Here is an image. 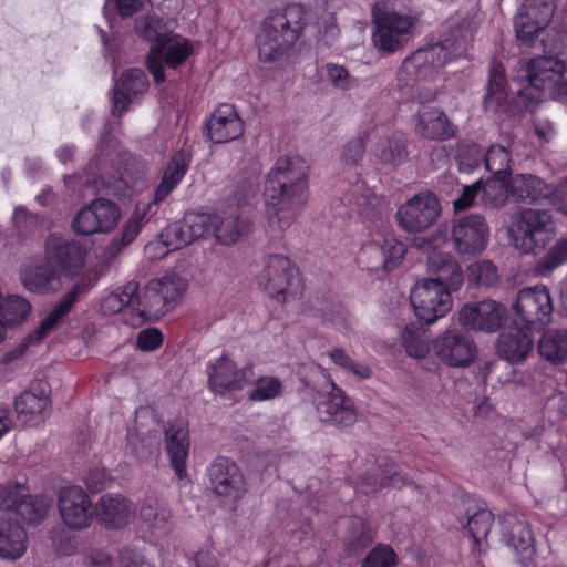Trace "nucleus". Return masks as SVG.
Returning a JSON list of instances; mask_svg holds the SVG:
<instances>
[{
    "mask_svg": "<svg viewBox=\"0 0 567 567\" xmlns=\"http://www.w3.org/2000/svg\"><path fill=\"white\" fill-rule=\"evenodd\" d=\"M466 528L478 551L485 549L486 538L494 523V515L487 508H468Z\"/></svg>",
    "mask_w": 567,
    "mask_h": 567,
    "instance_id": "nucleus-45",
    "label": "nucleus"
},
{
    "mask_svg": "<svg viewBox=\"0 0 567 567\" xmlns=\"http://www.w3.org/2000/svg\"><path fill=\"white\" fill-rule=\"evenodd\" d=\"M208 137L214 143H227L239 138L245 125L234 105L220 104L207 123Z\"/></svg>",
    "mask_w": 567,
    "mask_h": 567,
    "instance_id": "nucleus-26",
    "label": "nucleus"
},
{
    "mask_svg": "<svg viewBox=\"0 0 567 567\" xmlns=\"http://www.w3.org/2000/svg\"><path fill=\"white\" fill-rule=\"evenodd\" d=\"M567 71L566 62L554 55H540L528 61H520L515 71L517 105L533 111L545 96L556 99V89Z\"/></svg>",
    "mask_w": 567,
    "mask_h": 567,
    "instance_id": "nucleus-4",
    "label": "nucleus"
},
{
    "mask_svg": "<svg viewBox=\"0 0 567 567\" xmlns=\"http://www.w3.org/2000/svg\"><path fill=\"white\" fill-rule=\"evenodd\" d=\"M320 319L324 323H329L338 330L349 327V318L346 309L337 303H324L319 309Z\"/></svg>",
    "mask_w": 567,
    "mask_h": 567,
    "instance_id": "nucleus-60",
    "label": "nucleus"
},
{
    "mask_svg": "<svg viewBox=\"0 0 567 567\" xmlns=\"http://www.w3.org/2000/svg\"><path fill=\"white\" fill-rule=\"evenodd\" d=\"M250 370L249 367L239 368L223 353L206 364L207 386L212 393L235 401L237 394L249 384Z\"/></svg>",
    "mask_w": 567,
    "mask_h": 567,
    "instance_id": "nucleus-9",
    "label": "nucleus"
},
{
    "mask_svg": "<svg viewBox=\"0 0 567 567\" xmlns=\"http://www.w3.org/2000/svg\"><path fill=\"white\" fill-rule=\"evenodd\" d=\"M50 403V398L43 390H25L14 401L17 420L24 426L39 425L49 415Z\"/></svg>",
    "mask_w": 567,
    "mask_h": 567,
    "instance_id": "nucleus-29",
    "label": "nucleus"
},
{
    "mask_svg": "<svg viewBox=\"0 0 567 567\" xmlns=\"http://www.w3.org/2000/svg\"><path fill=\"white\" fill-rule=\"evenodd\" d=\"M154 281L158 284L161 300L164 301L167 310L175 308L181 302L187 289L186 280L177 275L164 276Z\"/></svg>",
    "mask_w": 567,
    "mask_h": 567,
    "instance_id": "nucleus-49",
    "label": "nucleus"
},
{
    "mask_svg": "<svg viewBox=\"0 0 567 567\" xmlns=\"http://www.w3.org/2000/svg\"><path fill=\"white\" fill-rule=\"evenodd\" d=\"M502 536L505 544L522 560L529 559L535 554L533 533L524 514L505 513L501 517Z\"/></svg>",
    "mask_w": 567,
    "mask_h": 567,
    "instance_id": "nucleus-24",
    "label": "nucleus"
},
{
    "mask_svg": "<svg viewBox=\"0 0 567 567\" xmlns=\"http://www.w3.org/2000/svg\"><path fill=\"white\" fill-rule=\"evenodd\" d=\"M446 240V230L439 229L427 240L431 251L427 255L426 270L433 280L453 291L461 289L464 282L463 270L453 255L439 250V247Z\"/></svg>",
    "mask_w": 567,
    "mask_h": 567,
    "instance_id": "nucleus-12",
    "label": "nucleus"
},
{
    "mask_svg": "<svg viewBox=\"0 0 567 567\" xmlns=\"http://www.w3.org/2000/svg\"><path fill=\"white\" fill-rule=\"evenodd\" d=\"M555 233L551 213L533 207H520L513 212L506 226L508 244L519 255H539L551 241Z\"/></svg>",
    "mask_w": 567,
    "mask_h": 567,
    "instance_id": "nucleus-5",
    "label": "nucleus"
},
{
    "mask_svg": "<svg viewBox=\"0 0 567 567\" xmlns=\"http://www.w3.org/2000/svg\"><path fill=\"white\" fill-rule=\"evenodd\" d=\"M210 485L224 506L235 509L246 489L237 463H210L207 468Z\"/></svg>",
    "mask_w": 567,
    "mask_h": 567,
    "instance_id": "nucleus-19",
    "label": "nucleus"
},
{
    "mask_svg": "<svg viewBox=\"0 0 567 567\" xmlns=\"http://www.w3.org/2000/svg\"><path fill=\"white\" fill-rule=\"evenodd\" d=\"M258 282L271 299L285 303L296 293L298 271L286 256L270 255Z\"/></svg>",
    "mask_w": 567,
    "mask_h": 567,
    "instance_id": "nucleus-10",
    "label": "nucleus"
},
{
    "mask_svg": "<svg viewBox=\"0 0 567 567\" xmlns=\"http://www.w3.org/2000/svg\"><path fill=\"white\" fill-rule=\"evenodd\" d=\"M138 516L152 535L163 537L171 533L173 523L171 511L158 503H145L140 507Z\"/></svg>",
    "mask_w": 567,
    "mask_h": 567,
    "instance_id": "nucleus-42",
    "label": "nucleus"
},
{
    "mask_svg": "<svg viewBox=\"0 0 567 567\" xmlns=\"http://www.w3.org/2000/svg\"><path fill=\"white\" fill-rule=\"evenodd\" d=\"M121 219L118 205L106 198H96L83 206L72 220V228L81 235L109 234Z\"/></svg>",
    "mask_w": 567,
    "mask_h": 567,
    "instance_id": "nucleus-13",
    "label": "nucleus"
},
{
    "mask_svg": "<svg viewBox=\"0 0 567 567\" xmlns=\"http://www.w3.org/2000/svg\"><path fill=\"white\" fill-rule=\"evenodd\" d=\"M464 39L453 35L420 48L406 56L396 74L398 86L419 103L434 101L439 94L442 68L465 51Z\"/></svg>",
    "mask_w": 567,
    "mask_h": 567,
    "instance_id": "nucleus-2",
    "label": "nucleus"
},
{
    "mask_svg": "<svg viewBox=\"0 0 567 567\" xmlns=\"http://www.w3.org/2000/svg\"><path fill=\"white\" fill-rule=\"evenodd\" d=\"M396 554L386 545H378L362 563V567H395Z\"/></svg>",
    "mask_w": 567,
    "mask_h": 567,
    "instance_id": "nucleus-59",
    "label": "nucleus"
},
{
    "mask_svg": "<svg viewBox=\"0 0 567 567\" xmlns=\"http://www.w3.org/2000/svg\"><path fill=\"white\" fill-rule=\"evenodd\" d=\"M507 95L505 69L502 63L493 61L489 69L487 93L484 100L485 107L496 112L504 105Z\"/></svg>",
    "mask_w": 567,
    "mask_h": 567,
    "instance_id": "nucleus-44",
    "label": "nucleus"
},
{
    "mask_svg": "<svg viewBox=\"0 0 567 567\" xmlns=\"http://www.w3.org/2000/svg\"><path fill=\"white\" fill-rule=\"evenodd\" d=\"M309 166L300 157H280L267 176L265 202L275 236L288 229L308 200Z\"/></svg>",
    "mask_w": 567,
    "mask_h": 567,
    "instance_id": "nucleus-1",
    "label": "nucleus"
},
{
    "mask_svg": "<svg viewBox=\"0 0 567 567\" xmlns=\"http://www.w3.org/2000/svg\"><path fill=\"white\" fill-rule=\"evenodd\" d=\"M363 188V184L354 185L351 189V195L347 196V203L349 206H354L359 214L368 215L369 207L375 204L377 198L369 190L362 193Z\"/></svg>",
    "mask_w": 567,
    "mask_h": 567,
    "instance_id": "nucleus-64",
    "label": "nucleus"
},
{
    "mask_svg": "<svg viewBox=\"0 0 567 567\" xmlns=\"http://www.w3.org/2000/svg\"><path fill=\"white\" fill-rule=\"evenodd\" d=\"M453 292L433 280H417L410 291V301L417 319L432 324L445 317L453 307Z\"/></svg>",
    "mask_w": 567,
    "mask_h": 567,
    "instance_id": "nucleus-8",
    "label": "nucleus"
},
{
    "mask_svg": "<svg viewBox=\"0 0 567 567\" xmlns=\"http://www.w3.org/2000/svg\"><path fill=\"white\" fill-rule=\"evenodd\" d=\"M184 226L181 223H173L168 225L159 235V240L156 243H152L147 246V249L153 247L162 246L164 249L159 251L162 256L166 255L171 250L181 249L187 245L189 241L187 236H185Z\"/></svg>",
    "mask_w": 567,
    "mask_h": 567,
    "instance_id": "nucleus-52",
    "label": "nucleus"
},
{
    "mask_svg": "<svg viewBox=\"0 0 567 567\" xmlns=\"http://www.w3.org/2000/svg\"><path fill=\"white\" fill-rule=\"evenodd\" d=\"M25 487L21 484L0 485V511H14L23 496Z\"/></svg>",
    "mask_w": 567,
    "mask_h": 567,
    "instance_id": "nucleus-63",
    "label": "nucleus"
},
{
    "mask_svg": "<svg viewBox=\"0 0 567 567\" xmlns=\"http://www.w3.org/2000/svg\"><path fill=\"white\" fill-rule=\"evenodd\" d=\"M113 477L101 463L93 464L83 476V483L93 493L111 485Z\"/></svg>",
    "mask_w": 567,
    "mask_h": 567,
    "instance_id": "nucleus-58",
    "label": "nucleus"
},
{
    "mask_svg": "<svg viewBox=\"0 0 567 567\" xmlns=\"http://www.w3.org/2000/svg\"><path fill=\"white\" fill-rule=\"evenodd\" d=\"M400 340L406 355L413 359H424L433 350V340L429 332L414 323L404 327Z\"/></svg>",
    "mask_w": 567,
    "mask_h": 567,
    "instance_id": "nucleus-40",
    "label": "nucleus"
},
{
    "mask_svg": "<svg viewBox=\"0 0 567 567\" xmlns=\"http://www.w3.org/2000/svg\"><path fill=\"white\" fill-rule=\"evenodd\" d=\"M433 352L442 363L464 368L475 360L477 348L468 336L456 328H447L433 339Z\"/></svg>",
    "mask_w": 567,
    "mask_h": 567,
    "instance_id": "nucleus-16",
    "label": "nucleus"
},
{
    "mask_svg": "<svg viewBox=\"0 0 567 567\" xmlns=\"http://www.w3.org/2000/svg\"><path fill=\"white\" fill-rule=\"evenodd\" d=\"M134 512V504L121 494H104L94 506L96 517L107 528L126 526Z\"/></svg>",
    "mask_w": 567,
    "mask_h": 567,
    "instance_id": "nucleus-28",
    "label": "nucleus"
},
{
    "mask_svg": "<svg viewBox=\"0 0 567 567\" xmlns=\"http://www.w3.org/2000/svg\"><path fill=\"white\" fill-rule=\"evenodd\" d=\"M453 247L461 256L483 252L488 244L489 227L485 218L471 214L456 219L451 230Z\"/></svg>",
    "mask_w": 567,
    "mask_h": 567,
    "instance_id": "nucleus-17",
    "label": "nucleus"
},
{
    "mask_svg": "<svg viewBox=\"0 0 567 567\" xmlns=\"http://www.w3.org/2000/svg\"><path fill=\"white\" fill-rule=\"evenodd\" d=\"M373 532L370 526L359 517L351 520L343 539L344 549L350 555L363 551L373 539Z\"/></svg>",
    "mask_w": 567,
    "mask_h": 567,
    "instance_id": "nucleus-48",
    "label": "nucleus"
},
{
    "mask_svg": "<svg viewBox=\"0 0 567 567\" xmlns=\"http://www.w3.org/2000/svg\"><path fill=\"white\" fill-rule=\"evenodd\" d=\"M189 161V155L185 151H178L172 156L155 192L153 204L162 203L181 184L188 169Z\"/></svg>",
    "mask_w": 567,
    "mask_h": 567,
    "instance_id": "nucleus-33",
    "label": "nucleus"
},
{
    "mask_svg": "<svg viewBox=\"0 0 567 567\" xmlns=\"http://www.w3.org/2000/svg\"><path fill=\"white\" fill-rule=\"evenodd\" d=\"M415 130L421 136L436 141L450 140L457 133V126L449 120L444 111L434 106L419 109Z\"/></svg>",
    "mask_w": 567,
    "mask_h": 567,
    "instance_id": "nucleus-27",
    "label": "nucleus"
},
{
    "mask_svg": "<svg viewBox=\"0 0 567 567\" xmlns=\"http://www.w3.org/2000/svg\"><path fill=\"white\" fill-rule=\"evenodd\" d=\"M308 22V12L291 3L269 12L257 35L259 59L271 62L280 59L299 40Z\"/></svg>",
    "mask_w": 567,
    "mask_h": 567,
    "instance_id": "nucleus-3",
    "label": "nucleus"
},
{
    "mask_svg": "<svg viewBox=\"0 0 567 567\" xmlns=\"http://www.w3.org/2000/svg\"><path fill=\"white\" fill-rule=\"evenodd\" d=\"M147 87L148 81L143 70L131 69L125 71L114 86L113 114L122 115L130 103L140 94L145 93Z\"/></svg>",
    "mask_w": 567,
    "mask_h": 567,
    "instance_id": "nucleus-30",
    "label": "nucleus"
},
{
    "mask_svg": "<svg viewBox=\"0 0 567 567\" xmlns=\"http://www.w3.org/2000/svg\"><path fill=\"white\" fill-rule=\"evenodd\" d=\"M511 178V195L517 200L535 204L546 200L550 196V185L540 177L520 173Z\"/></svg>",
    "mask_w": 567,
    "mask_h": 567,
    "instance_id": "nucleus-32",
    "label": "nucleus"
},
{
    "mask_svg": "<svg viewBox=\"0 0 567 567\" xmlns=\"http://www.w3.org/2000/svg\"><path fill=\"white\" fill-rule=\"evenodd\" d=\"M324 70L328 82L336 90L347 91L354 85V79L344 66L329 63L324 66Z\"/></svg>",
    "mask_w": 567,
    "mask_h": 567,
    "instance_id": "nucleus-62",
    "label": "nucleus"
},
{
    "mask_svg": "<svg viewBox=\"0 0 567 567\" xmlns=\"http://www.w3.org/2000/svg\"><path fill=\"white\" fill-rule=\"evenodd\" d=\"M441 214L437 197L431 192L414 195L396 212L399 226L409 233H421L431 227Z\"/></svg>",
    "mask_w": 567,
    "mask_h": 567,
    "instance_id": "nucleus-15",
    "label": "nucleus"
},
{
    "mask_svg": "<svg viewBox=\"0 0 567 567\" xmlns=\"http://www.w3.org/2000/svg\"><path fill=\"white\" fill-rule=\"evenodd\" d=\"M511 195L509 175L492 174L486 181H481V203L487 208L504 206Z\"/></svg>",
    "mask_w": 567,
    "mask_h": 567,
    "instance_id": "nucleus-41",
    "label": "nucleus"
},
{
    "mask_svg": "<svg viewBox=\"0 0 567 567\" xmlns=\"http://www.w3.org/2000/svg\"><path fill=\"white\" fill-rule=\"evenodd\" d=\"M27 550V533L10 518H0V556L4 559L20 558Z\"/></svg>",
    "mask_w": 567,
    "mask_h": 567,
    "instance_id": "nucleus-34",
    "label": "nucleus"
},
{
    "mask_svg": "<svg viewBox=\"0 0 567 567\" xmlns=\"http://www.w3.org/2000/svg\"><path fill=\"white\" fill-rule=\"evenodd\" d=\"M374 157L391 166L402 164L408 157L406 138L404 134L393 132L379 137L374 148Z\"/></svg>",
    "mask_w": 567,
    "mask_h": 567,
    "instance_id": "nucleus-38",
    "label": "nucleus"
},
{
    "mask_svg": "<svg viewBox=\"0 0 567 567\" xmlns=\"http://www.w3.org/2000/svg\"><path fill=\"white\" fill-rule=\"evenodd\" d=\"M553 300L544 285L523 288L518 291L513 310L526 329L548 324L553 315Z\"/></svg>",
    "mask_w": 567,
    "mask_h": 567,
    "instance_id": "nucleus-14",
    "label": "nucleus"
},
{
    "mask_svg": "<svg viewBox=\"0 0 567 567\" xmlns=\"http://www.w3.org/2000/svg\"><path fill=\"white\" fill-rule=\"evenodd\" d=\"M467 277L470 281L478 285L491 286L498 279L497 269L489 260H480L473 262L467 268Z\"/></svg>",
    "mask_w": 567,
    "mask_h": 567,
    "instance_id": "nucleus-57",
    "label": "nucleus"
},
{
    "mask_svg": "<svg viewBox=\"0 0 567 567\" xmlns=\"http://www.w3.org/2000/svg\"><path fill=\"white\" fill-rule=\"evenodd\" d=\"M81 285H76L71 291L63 296L60 302L45 316L40 326L29 334L31 342H39L45 338L58 322L70 311L78 299V295L82 291Z\"/></svg>",
    "mask_w": 567,
    "mask_h": 567,
    "instance_id": "nucleus-39",
    "label": "nucleus"
},
{
    "mask_svg": "<svg viewBox=\"0 0 567 567\" xmlns=\"http://www.w3.org/2000/svg\"><path fill=\"white\" fill-rule=\"evenodd\" d=\"M154 206L156 204H153L152 200L137 203L135 209L123 224L120 237L114 238L111 246L115 247L116 250H121L133 243L142 230L143 225L148 220V217L154 214Z\"/></svg>",
    "mask_w": 567,
    "mask_h": 567,
    "instance_id": "nucleus-36",
    "label": "nucleus"
},
{
    "mask_svg": "<svg viewBox=\"0 0 567 567\" xmlns=\"http://www.w3.org/2000/svg\"><path fill=\"white\" fill-rule=\"evenodd\" d=\"M58 508L62 522L69 529H85L93 522L94 508L92 501L80 486L62 487L58 495Z\"/></svg>",
    "mask_w": 567,
    "mask_h": 567,
    "instance_id": "nucleus-18",
    "label": "nucleus"
},
{
    "mask_svg": "<svg viewBox=\"0 0 567 567\" xmlns=\"http://www.w3.org/2000/svg\"><path fill=\"white\" fill-rule=\"evenodd\" d=\"M529 329L509 328L503 331L497 340V354L511 363L523 362L534 347Z\"/></svg>",
    "mask_w": 567,
    "mask_h": 567,
    "instance_id": "nucleus-31",
    "label": "nucleus"
},
{
    "mask_svg": "<svg viewBox=\"0 0 567 567\" xmlns=\"http://www.w3.org/2000/svg\"><path fill=\"white\" fill-rule=\"evenodd\" d=\"M257 189L255 182H248L243 187H237L231 199L236 206L229 205L227 209L212 214L213 231L220 244H236L250 231V223L241 216L239 206L248 204L256 196Z\"/></svg>",
    "mask_w": 567,
    "mask_h": 567,
    "instance_id": "nucleus-7",
    "label": "nucleus"
},
{
    "mask_svg": "<svg viewBox=\"0 0 567 567\" xmlns=\"http://www.w3.org/2000/svg\"><path fill=\"white\" fill-rule=\"evenodd\" d=\"M166 450L171 461H186L189 450L188 430L183 421L169 422L165 429Z\"/></svg>",
    "mask_w": 567,
    "mask_h": 567,
    "instance_id": "nucleus-46",
    "label": "nucleus"
},
{
    "mask_svg": "<svg viewBox=\"0 0 567 567\" xmlns=\"http://www.w3.org/2000/svg\"><path fill=\"white\" fill-rule=\"evenodd\" d=\"M554 13L549 0H525L514 18L517 39L529 43L534 37L548 25Z\"/></svg>",
    "mask_w": 567,
    "mask_h": 567,
    "instance_id": "nucleus-21",
    "label": "nucleus"
},
{
    "mask_svg": "<svg viewBox=\"0 0 567 567\" xmlns=\"http://www.w3.org/2000/svg\"><path fill=\"white\" fill-rule=\"evenodd\" d=\"M158 284L150 280L142 291L137 290L134 296L132 313L126 319V324L141 327L144 323L161 318L167 310L162 296L157 289Z\"/></svg>",
    "mask_w": 567,
    "mask_h": 567,
    "instance_id": "nucleus-25",
    "label": "nucleus"
},
{
    "mask_svg": "<svg viewBox=\"0 0 567 567\" xmlns=\"http://www.w3.org/2000/svg\"><path fill=\"white\" fill-rule=\"evenodd\" d=\"M45 258L58 271L74 276L84 266L85 251L76 241L51 235L47 240Z\"/></svg>",
    "mask_w": 567,
    "mask_h": 567,
    "instance_id": "nucleus-22",
    "label": "nucleus"
},
{
    "mask_svg": "<svg viewBox=\"0 0 567 567\" xmlns=\"http://www.w3.org/2000/svg\"><path fill=\"white\" fill-rule=\"evenodd\" d=\"M136 30L146 40L154 44L150 49L147 65L155 82H163L165 76L162 70L163 48L169 41L168 29L159 18L145 17L136 21Z\"/></svg>",
    "mask_w": 567,
    "mask_h": 567,
    "instance_id": "nucleus-23",
    "label": "nucleus"
},
{
    "mask_svg": "<svg viewBox=\"0 0 567 567\" xmlns=\"http://www.w3.org/2000/svg\"><path fill=\"white\" fill-rule=\"evenodd\" d=\"M567 261V238H558L536 262L535 272L538 276L547 277L556 268Z\"/></svg>",
    "mask_w": 567,
    "mask_h": 567,
    "instance_id": "nucleus-50",
    "label": "nucleus"
},
{
    "mask_svg": "<svg viewBox=\"0 0 567 567\" xmlns=\"http://www.w3.org/2000/svg\"><path fill=\"white\" fill-rule=\"evenodd\" d=\"M328 355L336 365L350 372L358 379L365 380L372 375V370L368 364L353 360L343 348H332Z\"/></svg>",
    "mask_w": 567,
    "mask_h": 567,
    "instance_id": "nucleus-54",
    "label": "nucleus"
},
{
    "mask_svg": "<svg viewBox=\"0 0 567 567\" xmlns=\"http://www.w3.org/2000/svg\"><path fill=\"white\" fill-rule=\"evenodd\" d=\"M194 52V45L188 40L172 43L166 51L163 53L162 63L165 62L169 68H177L186 61V59Z\"/></svg>",
    "mask_w": 567,
    "mask_h": 567,
    "instance_id": "nucleus-61",
    "label": "nucleus"
},
{
    "mask_svg": "<svg viewBox=\"0 0 567 567\" xmlns=\"http://www.w3.org/2000/svg\"><path fill=\"white\" fill-rule=\"evenodd\" d=\"M506 307L495 300H483L463 306L457 320L466 329L493 333L504 323Z\"/></svg>",
    "mask_w": 567,
    "mask_h": 567,
    "instance_id": "nucleus-20",
    "label": "nucleus"
},
{
    "mask_svg": "<svg viewBox=\"0 0 567 567\" xmlns=\"http://www.w3.org/2000/svg\"><path fill=\"white\" fill-rule=\"evenodd\" d=\"M281 392L282 383L278 378L264 375L255 381L248 396L251 401L261 402L272 400L279 396Z\"/></svg>",
    "mask_w": 567,
    "mask_h": 567,
    "instance_id": "nucleus-56",
    "label": "nucleus"
},
{
    "mask_svg": "<svg viewBox=\"0 0 567 567\" xmlns=\"http://www.w3.org/2000/svg\"><path fill=\"white\" fill-rule=\"evenodd\" d=\"M49 503L44 497L30 496L27 489L13 512L29 524H38L47 516Z\"/></svg>",
    "mask_w": 567,
    "mask_h": 567,
    "instance_id": "nucleus-51",
    "label": "nucleus"
},
{
    "mask_svg": "<svg viewBox=\"0 0 567 567\" xmlns=\"http://www.w3.org/2000/svg\"><path fill=\"white\" fill-rule=\"evenodd\" d=\"M58 270L47 261L45 265H31L24 267L20 272L22 285L33 292H45L50 281L55 277Z\"/></svg>",
    "mask_w": 567,
    "mask_h": 567,
    "instance_id": "nucleus-47",
    "label": "nucleus"
},
{
    "mask_svg": "<svg viewBox=\"0 0 567 567\" xmlns=\"http://www.w3.org/2000/svg\"><path fill=\"white\" fill-rule=\"evenodd\" d=\"M138 290V282L135 280L127 281L123 286L116 288L102 296L99 301V310L103 315L112 316L125 310L124 320L132 313L134 306V296Z\"/></svg>",
    "mask_w": 567,
    "mask_h": 567,
    "instance_id": "nucleus-35",
    "label": "nucleus"
},
{
    "mask_svg": "<svg viewBox=\"0 0 567 567\" xmlns=\"http://www.w3.org/2000/svg\"><path fill=\"white\" fill-rule=\"evenodd\" d=\"M372 42L382 52L393 53L409 41L415 20L395 10L394 2L378 1L372 8Z\"/></svg>",
    "mask_w": 567,
    "mask_h": 567,
    "instance_id": "nucleus-6",
    "label": "nucleus"
},
{
    "mask_svg": "<svg viewBox=\"0 0 567 567\" xmlns=\"http://www.w3.org/2000/svg\"><path fill=\"white\" fill-rule=\"evenodd\" d=\"M512 155L508 146L493 144L484 155L485 168L492 174L511 175Z\"/></svg>",
    "mask_w": 567,
    "mask_h": 567,
    "instance_id": "nucleus-53",
    "label": "nucleus"
},
{
    "mask_svg": "<svg viewBox=\"0 0 567 567\" xmlns=\"http://www.w3.org/2000/svg\"><path fill=\"white\" fill-rule=\"evenodd\" d=\"M315 409L320 422L338 427H350L358 420L353 400L332 380L329 390L313 398Z\"/></svg>",
    "mask_w": 567,
    "mask_h": 567,
    "instance_id": "nucleus-11",
    "label": "nucleus"
},
{
    "mask_svg": "<svg viewBox=\"0 0 567 567\" xmlns=\"http://www.w3.org/2000/svg\"><path fill=\"white\" fill-rule=\"evenodd\" d=\"M214 218L207 213H188L182 224L189 244L204 237L213 229Z\"/></svg>",
    "mask_w": 567,
    "mask_h": 567,
    "instance_id": "nucleus-55",
    "label": "nucleus"
},
{
    "mask_svg": "<svg viewBox=\"0 0 567 567\" xmlns=\"http://www.w3.org/2000/svg\"><path fill=\"white\" fill-rule=\"evenodd\" d=\"M538 352L548 362H567V329L547 330L538 341Z\"/></svg>",
    "mask_w": 567,
    "mask_h": 567,
    "instance_id": "nucleus-43",
    "label": "nucleus"
},
{
    "mask_svg": "<svg viewBox=\"0 0 567 567\" xmlns=\"http://www.w3.org/2000/svg\"><path fill=\"white\" fill-rule=\"evenodd\" d=\"M363 255L379 254L380 262H375L377 268L391 270L396 267L404 257L405 248L402 243L394 237H384L381 240H373L367 244L362 249Z\"/></svg>",
    "mask_w": 567,
    "mask_h": 567,
    "instance_id": "nucleus-37",
    "label": "nucleus"
}]
</instances>
